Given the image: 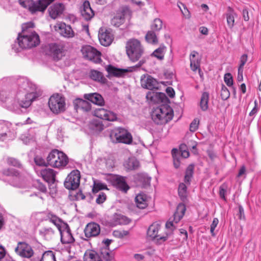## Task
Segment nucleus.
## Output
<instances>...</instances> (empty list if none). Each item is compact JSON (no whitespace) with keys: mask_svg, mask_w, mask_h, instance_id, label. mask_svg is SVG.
I'll return each mask as SVG.
<instances>
[{"mask_svg":"<svg viewBox=\"0 0 261 261\" xmlns=\"http://www.w3.org/2000/svg\"><path fill=\"white\" fill-rule=\"evenodd\" d=\"M186 210V206L183 203H179L177 206L176 212L173 217L170 218L166 223V228L170 231L167 233L166 236H161L158 235L159 231L161 228V225L158 223H153L148 228L147 234V237L158 244H161L165 242L168 236L176 228V224L185 215Z\"/></svg>","mask_w":261,"mask_h":261,"instance_id":"obj_1","label":"nucleus"},{"mask_svg":"<svg viewBox=\"0 0 261 261\" xmlns=\"http://www.w3.org/2000/svg\"><path fill=\"white\" fill-rule=\"evenodd\" d=\"M34 24L28 22L22 25V32L18 34L17 41L12 45V49L19 52L21 49L36 46L40 43L39 35L33 30Z\"/></svg>","mask_w":261,"mask_h":261,"instance_id":"obj_2","label":"nucleus"},{"mask_svg":"<svg viewBox=\"0 0 261 261\" xmlns=\"http://www.w3.org/2000/svg\"><path fill=\"white\" fill-rule=\"evenodd\" d=\"M18 86L17 93H24L25 98L18 100L17 103L8 105V109L15 112H18L20 108H27L30 106L31 103L36 98L35 86L30 82L27 79L21 77L17 82Z\"/></svg>","mask_w":261,"mask_h":261,"instance_id":"obj_3","label":"nucleus"},{"mask_svg":"<svg viewBox=\"0 0 261 261\" xmlns=\"http://www.w3.org/2000/svg\"><path fill=\"white\" fill-rule=\"evenodd\" d=\"M55 0H19V4L28 9L32 14L44 13L47 7Z\"/></svg>","mask_w":261,"mask_h":261,"instance_id":"obj_4","label":"nucleus"},{"mask_svg":"<svg viewBox=\"0 0 261 261\" xmlns=\"http://www.w3.org/2000/svg\"><path fill=\"white\" fill-rule=\"evenodd\" d=\"M173 116L172 108L169 106L164 105L155 109L152 113L151 118L156 124L161 125L171 120Z\"/></svg>","mask_w":261,"mask_h":261,"instance_id":"obj_5","label":"nucleus"},{"mask_svg":"<svg viewBox=\"0 0 261 261\" xmlns=\"http://www.w3.org/2000/svg\"><path fill=\"white\" fill-rule=\"evenodd\" d=\"M126 51L129 58L133 62L138 61L144 53V49L140 42L136 39H129L127 42Z\"/></svg>","mask_w":261,"mask_h":261,"instance_id":"obj_6","label":"nucleus"},{"mask_svg":"<svg viewBox=\"0 0 261 261\" xmlns=\"http://www.w3.org/2000/svg\"><path fill=\"white\" fill-rule=\"evenodd\" d=\"M48 165L55 168L65 166L68 162L67 155L57 149L51 151L47 157Z\"/></svg>","mask_w":261,"mask_h":261,"instance_id":"obj_7","label":"nucleus"},{"mask_svg":"<svg viewBox=\"0 0 261 261\" xmlns=\"http://www.w3.org/2000/svg\"><path fill=\"white\" fill-rule=\"evenodd\" d=\"M48 106L54 113L62 112L65 110V98L61 94H54L49 99Z\"/></svg>","mask_w":261,"mask_h":261,"instance_id":"obj_8","label":"nucleus"},{"mask_svg":"<svg viewBox=\"0 0 261 261\" xmlns=\"http://www.w3.org/2000/svg\"><path fill=\"white\" fill-rule=\"evenodd\" d=\"M15 92L10 91V85L7 78H4L0 81V100L3 102L8 103L13 98Z\"/></svg>","mask_w":261,"mask_h":261,"instance_id":"obj_9","label":"nucleus"},{"mask_svg":"<svg viewBox=\"0 0 261 261\" xmlns=\"http://www.w3.org/2000/svg\"><path fill=\"white\" fill-rule=\"evenodd\" d=\"M131 13L128 7H121L118 10L116 15L111 19V24L114 27H119L124 23L126 18L130 17Z\"/></svg>","mask_w":261,"mask_h":261,"instance_id":"obj_10","label":"nucleus"},{"mask_svg":"<svg viewBox=\"0 0 261 261\" xmlns=\"http://www.w3.org/2000/svg\"><path fill=\"white\" fill-rule=\"evenodd\" d=\"M81 51L84 58L94 63H99L101 60L100 58L101 53L94 47L90 45L83 46Z\"/></svg>","mask_w":261,"mask_h":261,"instance_id":"obj_11","label":"nucleus"},{"mask_svg":"<svg viewBox=\"0 0 261 261\" xmlns=\"http://www.w3.org/2000/svg\"><path fill=\"white\" fill-rule=\"evenodd\" d=\"M145 63V60L142 59L135 66L129 67L126 69H119L109 65L107 67L108 72L115 76H121L126 72H132L139 69Z\"/></svg>","mask_w":261,"mask_h":261,"instance_id":"obj_12","label":"nucleus"},{"mask_svg":"<svg viewBox=\"0 0 261 261\" xmlns=\"http://www.w3.org/2000/svg\"><path fill=\"white\" fill-rule=\"evenodd\" d=\"M81 175L80 171L75 170L71 172L64 181V186L66 189L74 190L80 185Z\"/></svg>","mask_w":261,"mask_h":261,"instance_id":"obj_13","label":"nucleus"},{"mask_svg":"<svg viewBox=\"0 0 261 261\" xmlns=\"http://www.w3.org/2000/svg\"><path fill=\"white\" fill-rule=\"evenodd\" d=\"M98 39L102 45L104 46H109L114 40V35L112 30L100 28L99 30Z\"/></svg>","mask_w":261,"mask_h":261,"instance_id":"obj_14","label":"nucleus"},{"mask_svg":"<svg viewBox=\"0 0 261 261\" xmlns=\"http://www.w3.org/2000/svg\"><path fill=\"white\" fill-rule=\"evenodd\" d=\"M125 178V177L115 175L110 176V180L113 186L117 189L126 193L129 189V187L127 184Z\"/></svg>","mask_w":261,"mask_h":261,"instance_id":"obj_15","label":"nucleus"},{"mask_svg":"<svg viewBox=\"0 0 261 261\" xmlns=\"http://www.w3.org/2000/svg\"><path fill=\"white\" fill-rule=\"evenodd\" d=\"M93 115L101 119L109 121H114L117 119L116 114L103 108L96 109L93 112Z\"/></svg>","mask_w":261,"mask_h":261,"instance_id":"obj_16","label":"nucleus"},{"mask_svg":"<svg viewBox=\"0 0 261 261\" xmlns=\"http://www.w3.org/2000/svg\"><path fill=\"white\" fill-rule=\"evenodd\" d=\"M15 251L19 255L26 258H30L34 254L33 250L31 246L24 242H19Z\"/></svg>","mask_w":261,"mask_h":261,"instance_id":"obj_17","label":"nucleus"},{"mask_svg":"<svg viewBox=\"0 0 261 261\" xmlns=\"http://www.w3.org/2000/svg\"><path fill=\"white\" fill-rule=\"evenodd\" d=\"M63 46L62 45L52 43L49 45L48 55L55 60H59L63 56Z\"/></svg>","mask_w":261,"mask_h":261,"instance_id":"obj_18","label":"nucleus"},{"mask_svg":"<svg viewBox=\"0 0 261 261\" xmlns=\"http://www.w3.org/2000/svg\"><path fill=\"white\" fill-rule=\"evenodd\" d=\"M2 173L5 176H10L13 178V180L10 183L11 185L17 187L20 186V173L18 170L13 168H7L3 170Z\"/></svg>","mask_w":261,"mask_h":261,"instance_id":"obj_19","label":"nucleus"},{"mask_svg":"<svg viewBox=\"0 0 261 261\" xmlns=\"http://www.w3.org/2000/svg\"><path fill=\"white\" fill-rule=\"evenodd\" d=\"M55 28L56 31L64 37L72 38L74 36V32L71 27L69 25H66L65 23H57L55 26Z\"/></svg>","mask_w":261,"mask_h":261,"instance_id":"obj_20","label":"nucleus"},{"mask_svg":"<svg viewBox=\"0 0 261 261\" xmlns=\"http://www.w3.org/2000/svg\"><path fill=\"white\" fill-rule=\"evenodd\" d=\"M100 231V226L94 222L88 223L84 229L85 235L87 238L95 237L98 236Z\"/></svg>","mask_w":261,"mask_h":261,"instance_id":"obj_21","label":"nucleus"},{"mask_svg":"<svg viewBox=\"0 0 261 261\" xmlns=\"http://www.w3.org/2000/svg\"><path fill=\"white\" fill-rule=\"evenodd\" d=\"M65 10V6L62 3H56L51 5L48 9L50 17L56 19L60 16Z\"/></svg>","mask_w":261,"mask_h":261,"instance_id":"obj_22","label":"nucleus"},{"mask_svg":"<svg viewBox=\"0 0 261 261\" xmlns=\"http://www.w3.org/2000/svg\"><path fill=\"white\" fill-rule=\"evenodd\" d=\"M81 14L84 19L86 20H90L94 16V13L91 8L90 3L85 1L80 8Z\"/></svg>","mask_w":261,"mask_h":261,"instance_id":"obj_23","label":"nucleus"},{"mask_svg":"<svg viewBox=\"0 0 261 261\" xmlns=\"http://www.w3.org/2000/svg\"><path fill=\"white\" fill-rule=\"evenodd\" d=\"M141 83L142 87L145 89L152 90L158 88V82L155 79L150 75H147V76H144V78H142Z\"/></svg>","mask_w":261,"mask_h":261,"instance_id":"obj_24","label":"nucleus"},{"mask_svg":"<svg viewBox=\"0 0 261 261\" xmlns=\"http://www.w3.org/2000/svg\"><path fill=\"white\" fill-rule=\"evenodd\" d=\"M74 109L77 111H82L83 112H89L91 109L90 103L82 99L77 98L74 101Z\"/></svg>","mask_w":261,"mask_h":261,"instance_id":"obj_25","label":"nucleus"},{"mask_svg":"<svg viewBox=\"0 0 261 261\" xmlns=\"http://www.w3.org/2000/svg\"><path fill=\"white\" fill-rule=\"evenodd\" d=\"M59 230L60 232L61 241L63 244H70L74 242V239L68 226L66 227L63 230H61L60 228Z\"/></svg>","mask_w":261,"mask_h":261,"instance_id":"obj_26","label":"nucleus"},{"mask_svg":"<svg viewBox=\"0 0 261 261\" xmlns=\"http://www.w3.org/2000/svg\"><path fill=\"white\" fill-rule=\"evenodd\" d=\"M135 180L139 186L146 187L149 186L150 184L151 177L146 173H138L135 176Z\"/></svg>","mask_w":261,"mask_h":261,"instance_id":"obj_27","label":"nucleus"},{"mask_svg":"<svg viewBox=\"0 0 261 261\" xmlns=\"http://www.w3.org/2000/svg\"><path fill=\"white\" fill-rule=\"evenodd\" d=\"M84 98L97 105L102 106L105 103L103 97L97 93L85 94Z\"/></svg>","mask_w":261,"mask_h":261,"instance_id":"obj_28","label":"nucleus"},{"mask_svg":"<svg viewBox=\"0 0 261 261\" xmlns=\"http://www.w3.org/2000/svg\"><path fill=\"white\" fill-rule=\"evenodd\" d=\"M150 198L144 193L138 194L135 198L136 205L139 208L143 209L148 205V201Z\"/></svg>","mask_w":261,"mask_h":261,"instance_id":"obj_29","label":"nucleus"},{"mask_svg":"<svg viewBox=\"0 0 261 261\" xmlns=\"http://www.w3.org/2000/svg\"><path fill=\"white\" fill-rule=\"evenodd\" d=\"M40 174L43 179L48 182H54L55 180V174L51 169L45 168L41 170Z\"/></svg>","mask_w":261,"mask_h":261,"instance_id":"obj_30","label":"nucleus"},{"mask_svg":"<svg viewBox=\"0 0 261 261\" xmlns=\"http://www.w3.org/2000/svg\"><path fill=\"white\" fill-rule=\"evenodd\" d=\"M119 143L130 144L133 141L132 136L130 133L126 129L122 128L121 132V137Z\"/></svg>","mask_w":261,"mask_h":261,"instance_id":"obj_31","label":"nucleus"},{"mask_svg":"<svg viewBox=\"0 0 261 261\" xmlns=\"http://www.w3.org/2000/svg\"><path fill=\"white\" fill-rule=\"evenodd\" d=\"M40 234L45 239H51L55 234V230L49 227H44L39 230Z\"/></svg>","mask_w":261,"mask_h":261,"instance_id":"obj_32","label":"nucleus"},{"mask_svg":"<svg viewBox=\"0 0 261 261\" xmlns=\"http://www.w3.org/2000/svg\"><path fill=\"white\" fill-rule=\"evenodd\" d=\"M46 220H48L50 222L53 223L58 229H60L61 228V220L53 213H47Z\"/></svg>","mask_w":261,"mask_h":261,"instance_id":"obj_33","label":"nucleus"},{"mask_svg":"<svg viewBox=\"0 0 261 261\" xmlns=\"http://www.w3.org/2000/svg\"><path fill=\"white\" fill-rule=\"evenodd\" d=\"M122 128L119 127L113 129L110 134V138L111 141L114 143H117L120 142L119 139L121 137V132Z\"/></svg>","mask_w":261,"mask_h":261,"instance_id":"obj_34","label":"nucleus"},{"mask_svg":"<svg viewBox=\"0 0 261 261\" xmlns=\"http://www.w3.org/2000/svg\"><path fill=\"white\" fill-rule=\"evenodd\" d=\"M166 50V47L165 45H161L152 53L151 56L156 58L160 60H162L164 58Z\"/></svg>","mask_w":261,"mask_h":261,"instance_id":"obj_35","label":"nucleus"},{"mask_svg":"<svg viewBox=\"0 0 261 261\" xmlns=\"http://www.w3.org/2000/svg\"><path fill=\"white\" fill-rule=\"evenodd\" d=\"M114 220L116 224L126 225L130 222V220L127 217L121 214L115 215Z\"/></svg>","mask_w":261,"mask_h":261,"instance_id":"obj_36","label":"nucleus"},{"mask_svg":"<svg viewBox=\"0 0 261 261\" xmlns=\"http://www.w3.org/2000/svg\"><path fill=\"white\" fill-rule=\"evenodd\" d=\"M90 127L96 132H100L103 129L104 125L101 121L93 120L90 123Z\"/></svg>","mask_w":261,"mask_h":261,"instance_id":"obj_37","label":"nucleus"},{"mask_svg":"<svg viewBox=\"0 0 261 261\" xmlns=\"http://www.w3.org/2000/svg\"><path fill=\"white\" fill-rule=\"evenodd\" d=\"M209 99V94L207 92H203L201 95L200 106L201 110L205 111L208 109V101Z\"/></svg>","mask_w":261,"mask_h":261,"instance_id":"obj_38","label":"nucleus"},{"mask_svg":"<svg viewBox=\"0 0 261 261\" xmlns=\"http://www.w3.org/2000/svg\"><path fill=\"white\" fill-rule=\"evenodd\" d=\"M194 168V165L191 164L189 165L186 169L184 180L185 183L188 185L190 184V181L193 175Z\"/></svg>","mask_w":261,"mask_h":261,"instance_id":"obj_39","label":"nucleus"},{"mask_svg":"<svg viewBox=\"0 0 261 261\" xmlns=\"http://www.w3.org/2000/svg\"><path fill=\"white\" fill-rule=\"evenodd\" d=\"M244 58L245 55H243L241 59V64L238 68L237 79L239 82H241L243 81L244 66L245 65Z\"/></svg>","mask_w":261,"mask_h":261,"instance_id":"obj_40","label":"nucleus"},{"mask_svg":"<svg viewBox=\"0 0 261 261\" xmlns=\"http://www.w3.org/2000/svg\"><path fill=\"white\" fill-rule=\"evenodd\" d=\"M10 124L3 121H0V140L3 141L7 135L8 125Z\"/></svg>","mask_w":261,"mask_h":261,"instance_id":"obj_41","label":"nucleus"},{"mask_svg":"<svg viewBox=\"0 0 261 261\" xmlns=\"http://www.w3.org/2000/svg\"><path fill=\"white\" fill-rule=\"evenodd\" d=\"M178 192L181 200L184 201L187 197V187L185 184L180 183L179 185Z\"/></svg>","mask_w":261,"mask_h":261,"instance_id":"obj_42","label":"nucleus"},{"mask_svg":"<svg viewBox=\"0 0 261 261\" xmlns=\"http://www.w3.org/2000/svg\"><path fill=\"white\" fill-rule=\"evenodd\" d=\"M236 14L230 8H228L227 13H226L227 22L229 28H231L234 25V16Z\"/></svg>","mask_w":261,"mask_h":261,"instance_id":"obj_43","label":"nucleus"},{"mask_svg":"<svg viewBox=\"0 0 261 261\" xmlns=\"http://www.w3.org/2000/svg\"><path fill=\"white\" fill-rule=\"evenodd\" d=\"M145 39L149 43L156 44L158 42L156 35L153 31H149L147 33L145 36Z\"/></svg>","mask_w":261,"mask_h":261,"instance_id":"obj_44","label":"nucleus"},{"mask_svg":"<svg viewBox=\"0 0 261 261\" xmlns=\"http://www.w3.org/2000/svg\"><path fill=\"white\" fill-rule=\"evenodd\" d=\"M85 261H100L97 254L94 251L86 252L85 254Z\"/></svg>","mask_w":261,"mask_h":261,"instance_id":"obj_45","label":"nucleus"},{"mask_svg":"<svg viewBox=\"0 0 261 261\" xmlns=\"http://www.w3.org/2000/svg\"><path fill=\"white\" fill-rule=\"evenodd\" d=\"M40 261H56L55 255L52 251H47L43 254Z\"/></svg>","mask_w":261,"mask_h":261,"instance_id":"obj_46","label":"nucleus"},{"mask_svg":"<svg viewBox=\"0 0 261 261\" xmlns=\"http://www.w3.org/2000/svg\"><path fill=\"white\" fill-rule=\"evenodd\" d=\"M6 161L7 164L9 166H12L18 168H21L22 167V165L20 162L14 158L8 157L6 159Z\"/></svg>","mask_w":261,"mask_h":261,"instance_id":"obj_47","label":"nucleus"},{"mask_svg":"<svg viewBox=\"0 0 261 261\" xmlns=\"http://www.w3.org/2000/svg\"><path fill=\"white\" fill-rule=\"evenodd\" d=\"M100 255L101 257L106 261H110L113 258L112 253L109 251V249L107 248H103L101 249Z\"/></svg>","mask_w":261,"mask_h":261,"instance_id":"obj_48","label":"nucleus"},{"mask_svg":"<svg viewBox=\"0 0 261 261\" xmlns=\"http://www.w3.org/2000/svg\"><path fill=\"white\" fill-rule=\"evenodd\" d=\"M139 166V161L135 158H130L128 159L126 167L129 170H135Z\"/></svg>","mask_w":261,"mask_h":261,"instance_id":"obj_49","label":"nucleus"},{"mask_svg":"<svg viewBox=\"0 0 261 261\" xmlns=\"http://www.w3.org/2000/svg\"><path fill=\"white\" fill-rule=\"evenodd\" d=\"M90 77L93 80L96 81H101L102 80V74L100 72L97 70H91L89 74Z\"/></svg>","mask_w":261,"mask_h":261,"instance_id":"obj_50","label":"nucleus"},{"mask_svg":"<svg viewBox=\"0 0 261 261\" xmlns=\"http://www.w3.org/2000/svg\"><path fill=\"white\" fill-rule=\"evenodd\" d=\"M162 21L159 18H156L151 24V29L153 31H159L162 28Z\"/></svg>","mask_w":261,"mask_h":261,"instance_id":"obj_51","label":"nucleus"},{"mask_svg":"<svg viewBox=\"0 0 261 261\" xmlns=\"http://www.w3.org/2000/svg\"><path fill=\"white\" fill-rule=\"evenodd\" d=\"M128 234L129 231L124 230H114L113 232V236L117 238H123L128 235Z\"/></svg>","mask_w":261,"mask_h":261,"instance_id":"obj_52","label":"nucleus"},{"mask_svg":"<svg viewBox=\"0 0 261 261\" xmlns=\"http://www.w3.org/2000/svg\"><path fill=\"white\" fill-rule=\"evenodd\" d=\"M34 162L35 164L39 166H47L48 165L47 162L45 161L40 156H36L34 158Z\"/></svg>","mask_w":261,"mask_h":261,"instance_id":"obj_53","label":"nucleus"},{"mask_svg":"<svg viewBox=\"0 0 261 261\" xmlns=\"http://www.w3.org/2000/svg\"><path fill=\"white\" fill-rule=\"evenodd\" d=\"M107 189V186L101 182H94L92 191L94 193L97 192L99 190Z\"/></svg>","mask_w":261,"mask_h":261,"instance_id":"obj_54","label":"nucleus"},{"mask_svg":"<svg viewBox=\"0 0 261 261\" xmlns=\"http://www.w3.org/2000/svg\"><path fill=\"white\" fill-rule=\"evenodd\" d=\"M220 95L223 100H226L230 96L229 90L224 86H223L222 87Z\"/></svg>","mask_w":261,"mask_h":261,"instance_id":"obj_55","label":"nucleus"},{"mask_svg":"<svg viewBox=\"0 0 261 261\" xmlns=\"http://www.w3.org/2000/svg\"><path fill=\"white\" fill-rule=\"evenodd\" d=\"M178 150L176 149L173 148L172 150L173 158V164L176 168H178L180 165V162L178 158L176 156V153H177Z\"/></svg>","mask_w":261,"mask_h":261,"instance_id":"obj_56","label":"nucleus"},{"mask_svg":"<svg viewBox=\"0 0 261 261\" xmlns=\"http://www.w3.org/2000/svg\"><path fill=\"white\" fill-rule=\"evenodd\" d=\"M224 80L228 86H231L233 84V80L231 74L229 73H226L224 75Z\"/></svg>","mask_w":261,"mask_h":261,"instance_id":"obj_57","label":"nucleus"},{"mask_svg":"<svg viewBox=\"0 0 261 261\" xmlns=\"http://www.w3.org/2000/svg\"><path fill=\"white\" fill-rule=\"evenodd\" d=\"M158 94L154 92H148L146 96V99L150 101L154 102L155 98L158 97Z\"/></svg>","mask_w":261,"mask_h":261,"instance_id":"obj_58","label":"nucleus"},{"mask_svg":"<svg viewBox=\"0 0 261 261\" xmlns=\"http://www.w3.org/2000/svg\"><path fill=\"white\" fill-rule=\"evenodd\" d=\"M199 125V120L197 119H195L193 120V121L191 123L190 125V130L191 132H195L196 131Z\"/></svg>","mask_w":261,"mask_h":261,"instance_id":"obj_59","label":"nucleus"},{"mask_svg":"<svg viewBox=\"0 0 261 261\" xmlns=\"http://www.w3.org/2000/svg\"><path fill=\"white\" fill-rule=\"evenodd\" d=\"M218 223H219V220H218V218H215L213 219L212 223L211 225L210 231H211V233L213 236H215V233H214V230H215L216 227H217Z\"/></svg>","mask_w":261,"mask_h":261,"instance_id":"obj_60","label":"nucleus"},{"mask_svg":"<svg viewBox=\"0 0 261 261\" xmlns=\"http://www.w3.org/2000/svg\"><path fill=\"white\" fill-rule=\"evenodd\" d=\"M106 199V195L103 193L99 194L97 198H96V202L98 204L102 203Z\"/></svg>","mask_w":261,"mask_h":261,"instance_id":"obj_61","label":"nucleus"},{"mask_svg":"<svg viewBox=\"0 0 261 261\" xmlns=\"http://www.w3.org/2000/svg\"><path fill=\"white\" fill-rule=\"evenodd\" d=\"M190 66L192 70L196 71L199 67V64L195 59H191L190 61Z\"/></svg>","mask_w":261,"mask_h":261,"instance_id":"obj_62","label":"nucleus"},{"mask_svg":"<svg viewBox=\"0 0 261 261\" xmlns=\"http://www.w3.org/2000/svg\"><path fill=\"white\" fill-rule=\"evenodd\" d=\"M225 185H223L219 188V196L220 198L225 200L226 189Z\"/></svg>","mask_w":261,"mask_h":261,"instance_id":"obj_63","label":"nucleus"},{"mask_svg":"<svg viewBox=\"0 0 261 261\" xmlns=\"http://www.w3.org/2000/svg\"><path fill=\"white\" fill-rule=\"evenodd\" d=\"M166 92L167 95L171 98L174 97L175 92L173 89L172 87H168L166 88Z\"/></svg>","mask_w":261,"mask_h":261,"instance_id":"obj_64","label":"nucleus"}]
</instances>
